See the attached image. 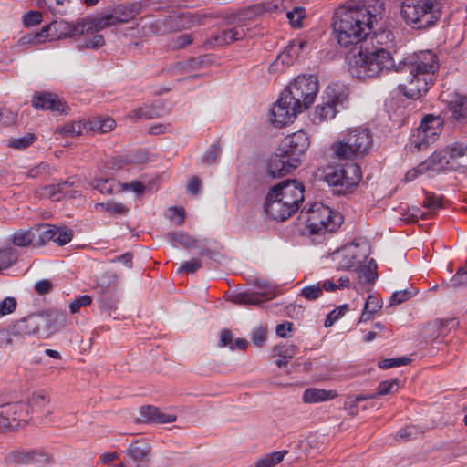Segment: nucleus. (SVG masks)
I'll return each instance as SVG.
<instances>
[{
  "mask_svg": "<svg viewBox=\"0 0 467 467\" xmlns=\"http://www.w3.org/2000/svg\"><path fill=\"white\" fill-rule=\"evenodd\" d=\"M92 298L88 295H82L76 296L75 299L69 304V310L72 314L78 313L82 306L90 305Z\"/></svg>",
  "mask_w": 467,
  "mask_h": 467,
  "instance_id": "4d7b16f0",
  "label": "nucleus"
},
{
  "mask_svg": "<svg viewBox=\"0 0 467 467\" xmlns=\"http://www.w3.org/2000/svg\"><path fill=\"white\" fill-rule=\"evenodd\" d=\"M303 112L300 104L290 99L289 96L283 90L278 100L271 109V121L275 127H284L292 123L297 114Z\"/></svg>",
  "mask_w": 467,
  "mask_h": 467,
  "instance_id": "ddd939ff",
  "label": "nucleus"
},
{
  "mask_svg": "<svg viewBox=\"0 0 467 467\" xmlns=\"http://www.w3.org/2000/svg\"><path fill=\"white\" fill-rule=\"evenodd\" d=\"M264 210L271 219L275 221L283 222L292 216L285 202L278 197L276 189H270L267 192L264 202Z\"/></svg>",
  "mask_w": 467,
  "mask_h": 467,
  "instance_id": "2eb2a0df",
  "label": "nucleus"
},
{
  "mask_svg": "<svg viewBox=\"0 0 467 467\" xmlns=\"http://www.w3.org/2000/svg\"><path fill=\"white\" fill-rule=\"evenodd\" d=\"M348 59L350 75L358 79L377 78L390 70L408 73V83L399 85V88L405 97L411 99H418L426 94L439 69L437 57L430 50L409 55L398 64L395 63L391 50L387 49L366 53L359 51Z\"/></svg>",
  "mask_w": 467,
  "mask_h": 467,
  "instance_id": "f257e3e1",
  "label": "nucleus"
},
{
  "mask_svg": "<svg viewBox=\"0 0 467 467\" xmlns=\"http://www.w3.org/2000/svg\"><path fill=\"white\" fill-rule=\"evenodd\" d=\"M49 171V165L47 162H40L39 164L32 167L28 172L27 176L30 178H36L39 175L45 174L48 172Z\"/></svg>",
  "mask_w": 467,
  "mask_h": 467,
  "instance_id": "338daca9",
  "label": "nucleus"
},
{
  "mask_svg": "<svg viewBox=\"0 0 467 467\" xmlns=\"http://www.w3.org/2000/svg\"><path fill=\"white\" fill-rule=\"evenodd\" d=\"M221 155V149L217 142L210 145L208 150L202 157V162L205 165H212L216 162Z\"/></svg>",
  "mask_w": 467,
  "mask_h": 467,
  "instance_id": "a18cd8bd",
  "label": "nucleus"
},
{
  "mask_svg": "<svg viewBox=\"0 0 467 467\" xmlns=\"http://www.w3.org/2000/svg\"><path fill=\"white\" fill-rule=\"evenodd\" d=\"M423 207L428 210V213L431 216L436 211L442 207V197L436 195L434 192H425Z\"/></svg>",
  "mask_w": 467,
  "mask_h": 467,
  "instance_id": "ea45409f",
  "label": "nucleus"
},
{
  "mask_svg": "<svg viewBox=\"0 0 467 467\" xmlns=\"http://www.w3.org/2000/svg\"><path fill=\"white\" fill-rule=\"evenodd\" d=\"M167 238L181 244L186 249H199L200 254H207L206 241L204 239H195L184 232H171L167 234Z\"/></svg>",
  "mask_w": 467,
  "mask_h": 467,
  "instance_id": "412c9836",
  "label": "nucleus"
},
{
  "mask_svg": "<svg viewBox=\"0 0 467 467\" xmlns=\"http://www.w3.org/2000/svg\"><path fill=\"white\" fill-rule=\"evenodd\" d=\"M114 17V23H126L134 17L133 8L126 5H119L113 9V14H110Z\"/></svg>",
  "mask_w": 467,
  "mask_h": 467,
  "instance_id": "e433bc0d",
  "label": "nucleus"
},
{
  "mask_svg": "<svg viewBox=\"0 0 467 467\" xmlns=\"http://www.w3.org/2000/svg\"><path fill=\"white\" fill-rule=\"evenodd\" d=\"M36 336L41 338H47L58 330L57 321L65 319L64 316L53 311L36 313Z\"/></svg>",
  "mask_w": 467,
  "mask_h": 467,
  "instance_id": "a211bd4d",
  "label": "nucleus"
},
{
  "mask_svg": "<svg viewBox=\"0 0 467 467\" xmlns=\"http://www.w3.org/2000/svg\"><path fill=\"white\" fill-rule=\"evenodd\" d=\"M286 452V451H280L266 454L257 461L256 467H273L283 461Z\"/></svg>",
  "mask_w": 467,
  "mask_h": 467,
  "instance_id": "a19ab883",
  "label": "nucleus"
},
{
  "mask_svg": "<svg viewBox=\"0 0 467 467\" xmlns=\"http://www.w3.org/2000/svg\"><path fill=\"white\" fill-rule=\"evenodd\" d=\"M284 91L290 99L300 104L301 109H307L314 102L318 92V80L315 75L298 76Z\"/></svg>",
  "mask_w": 467,
  "mask_h": 467,
  "instance_id": "9d476101",
  "label": "nucleus"
},
{
  "mask_svg": "<svg viewBox=\"0 0 467 467\" xmlns=\"http://www.w3.org/2000/svg\"><path fill=\"white\" fill-rule=\"evenodd\" d=\"M18 253L13 247L0 250V271L14 265L17 260Z\"/></svg>",
  "mask_w": 467,
  "mask_h": 467,
  "instance_id": "79ce46f5",
  "label": "nucleus"
},
{
  "mask_svg": "<svg viewBox=\"0 0 467 467\" xmlns=\"http://www.w3.org/2000/svg\"><path fill=\"white\" fill-rule=\"evenodd\" d=\"M181 16H165L162 19L155 21L152 26V31L159 35L168 34L182 29Z\"/></svg>",
  "mask_w": 467,
  "mask_h": 467,
  "instance_id": "cd10ccee",
  "label": "nucleus"
},
{
  "mask_svg": "<svg viewBox=\"0 0 467 467\" xmlns=\"http://www.w3.org/2000/svg\"><path fill=\"white\" fill-rule=\"evenodd\" d=\"M398 380L396 379L381 381L377 388V392L374 393L375 398L377 396L393 393L398 390Z\"/></svg>",
  "mask_w": 467,
  "mask_h": 467,
  "instance_id": "5fc2aeb1",
  "label": "nucleus"
},
{
  "mask_svg": "<svg viewBox=\"0 0 467 467\" xmlns=\"http://www.w3.org/2000/svg\"><path fill=\"white\" fill-rule=\"evenodd\" d=\"M370 42L375 49L390 50L394 47L395 36L389 28H373L370 33Z\"/></svg>",
  "mask_w": 467,
  "mask_h": 467,
  "instance_id": "4be33fe9",
  "label": "nucleus"
},
{
  "mask_svg": "<svg viewBox=\"0 0 467 467\" xmlns=\"http://www.w3.org/2000/svg\"><path fill=\"white\" fill-rule=\"evenodd\" d=\"M70 0H37L40 8L47 6L50 11H55L56 7H64Z\"/></svg>",
  "mask_w": 467,
  "mask_h": 467,
  "instance_id": "e2e57ef3",
  "label": "nucleus"
},
{
  "mask_svg": "<svg viewBox=\"0 0 467 467\" xmlns=\"http://www.w3.org/2000/svg\"><path fill=\"white\" fill-rule=\"evenodd\" d=\"M42 20V15L38 11H29L23 16V22L26 26H33L39 24Z\"/></svg>",
  "mask_w": 467,
  "mask_h": 467,
  "instance_id": "680f3d73",
  "label": "nucleus"
},
{
  "mask_svg": "<svg viewBox=\"0 0 467 467\" xmlns=\"http://www.w3.org/2000/svg\"><path fill=\"white\" fill-rule=\"evenodd\" d=\"M453 170H456V166L450 160L445 149L435 151L420 164V171H426L433 174Z\"/></svg>",
  "mask_w": 467,
  "mask_h": 467,
  "instance_id": "dca6fc26",
  "label": "nucleus"
},
{
  "mask_svg": "<svg viewBox=\"0 0 467 467\" xmlns=\"http://www.w3.org/2000/svg\"><path fill=\"white\" fill-rule=\"evenodd\" d=\"M305 8L295 7L293 10L286 13V17L293 27L301 26V21L305 17Z\"/></svg>",
  "mask_w": 467,
  "mask_h": 467,
  "instance_id": "6e6d98bb",
  "label": "nucleus"
},
{
  "mask_svg": "<svg viewBox=\"0 0 467 467\" xmlns=\"http://www.w3.org/2000/svg\"><path fill=\"white\" fill-rule=\"evenodd\" d=\"M411 359L409 357L385 358L379 362V367L382 369H389L391 368L408 365Z\"/></svg>",
  "mask_w": 467,
  "mask_h": 467,
  "instance_id": "49530a36",
  "label": "nucleus"
},
{
  "mask_svg": "<svg viewBox=\"0 0 467 467\" xmlns=\"http://www.w3.org/2000/svg\"><path fill=\"white\" fill-rule=\"evenodd\" d=\"M347 98L348 94L344 87L337 85L328 87L322 97V102L317 104L315 109L312 116L313 122L317 124L334 119L339 107L344 108Z\"/></svg>",
  "mask_w": 467,
  "mask_h": 467,
  "instance_id": "1a4fd4ad",
  "label": "nucleus"
},
{
  "mask_svg": "<svg viewBox=\"0 0 467 467\" xmlns=\"http://www.w3.org/2000/svg\"><path fill=\"white\" fill-rule=\"evenodd\" d=\"M35 232L33 228L19 230L14 233L12 242L16 246L24 247L29 244L35 246Z\"/></svg>",
  "mask_w": 467,
  "mask_h": 467,
  "instance_id": "f704fd0d",
  "label": "nucleus"
},
{
  "mask_svg": "<svg viewBox=\"0 0 467 467\" xmlns=\"http://www.w3.org/2000/svg\"><path fill=\"white\" fill-rule=\"evenodd\" d=\"M140 420L154 423H171L176 420V417L171 414L162 412L159 408L148 405L140 410Z\"/></svg>",
  "mask_w": 467,
  "mask_h": 467,
  "instance_id": "5701e85b",
  "label": "nucleus"
},
{
  "mask_svg": "<svg viewBox=\"0 0 467 467\" xmlns=\"http://www.w3.org/2000/svg\"><path fill=\"white\" fill-rule=\"evenodd\" d=\"M450 285L453 288L467 285V264L457 270L450 280Z\"/></svg>",
  "mask_w": 467,
  "mask_h": 467,
  "instance_id": "864d4df0",
  "label": "nucleus"
},
{
  "mask_svg": "<svg viewBox=\"0 0 467 467\" xmlns=\"http://www.w3.org/2000/svg\"><path fill=\"white\" fill-rule=\"evenodd\" d=\"M265 339H266L265 330L263 327H254L253 329L252 335H251V340L255 346H257V347L263 346Z\"/></svg>",
  "mask_w": 467,
  "mask_h": 467,
  "instance_id": "0e129e2a",
  "label": "nucleus"
},
{
  "mask_svg": "<svg viewBox=\"0 0 467 467\" xmlns=\"http://www.w3.org/2000/svg\"><path fill=\"white\" fill-rule=\"evenodd\" d=\"M442 120L432 115L425 116L419 127L412 131L407 147L411 150L420 151L433 143L442 129Z\"/></svg>",
  "mask_w": 467,
  "mask_h": 467,
  "instance_id": "9b49d317",
  "label": "nucleus"
},
{
  "mask_svg": "<svg viewBox=\"0 0 467 467\" xmlns=\"http://www.w3.org/2000/svg\"><path fill=\"white\" fill-rule=\"evenodd\" d=\"M105 44L104 36L102 35H95L91 37H86L82 43L78 45V49L91 48L99 49Z\"/></svg>",
  "mask_w": 467,
  "mask_h": 467,
  "instance_id": "603ef678",
  "label": "nucleus"
},
{
  "mask_svg": "<svg viewBox=\"0 0 467 467\" xmlns=\"http://www.w3.org/2000/svg\"><path fill=\"white\" fill-rule=\"evenodd\" d=\"M373 146V137L368 128L349 129L343 139L333 144L335 155L340 159H354L368 154Z\"/></svg>",
  "mask_w": 467,
  "mask_h": 467,
  "instance_id": "423d86ee",
  "label": "nucleus"
},
{
  "mask_svg": "<svg viewBox=\"0 0 467 467\" xmlns=\"http://www.w3.org/2000/svg\"><path fill=\"white\" fill-rule=\"evenodd\" d=\"M36 136L32 133H27L26 135L12 139L8 146L16 150H25L29 147L35 140Z\"/></svg>",
  "mask_w": 467,
  "mask_h": 467,
  "instance_id": "8fccbe9b",
  "label": "nucleus"
},
{
  "mask_svg": "<svg viewBox=\"0 0 467 467\" xmlns=\"http://www.w3.org/2000/svg\"><path fill=\"white\" fill-rule=\"evenodd\" d=\"M356 272L358 275V278L364 279V282L367 284H373L377 278L378 274L374 271L371 265H360L356 268Z\"/></svg>",
  "mask_w": 467,
  "mask_h": 467,
  "instance_id": "c03bdc74",
  "label": "nucleus"
},
{
  "mask_svg": "<svg viewBox=\"0 0 467 467\" xmlns=\"http://www.w3.org/2000/svg\"><path fill=\"white\" fill-rule=\"evenodd\" d=\"M417 293L418 289L413 286L404 290L396 291L390 297V305L401 304L413 297Z\"/></svg>",
  "mask_w": 467,
  "mask_h": 467,
  "instance_id": "37998d69",
  "label": "nucleus"
},
{
  "mask_svg": "<svg viewBox=\"0 0 467 467\" xmlns=\"http://www.w3.org/2000/svg\"><path fill=\"white\" fill-rule=\"evenodd\" d=\"M446 152L451 161L454 162L455 159L467 157V143L463 141H455L445 148Z\"/></svg>",
  "mask_w": 467,
  "mask_h": 467,
  "instance_id": "58836bf2",
  "label": "nucleus"
},
{
  "mask_svg": "<svg viewBox=\"0 0 467 467\" xmlns=\"http://www.w3.org/2000/svg\"><path fill=\"white\" fill-rule=\"evenodd\" d=\"M400 7L402 20L412 29L429 28L441 17L439 0H401Z\"/></svg>",
  "mask_w": 467,
  "mask_h": 467,
  "instance_id": "20e7f679",
  "label": "nucleus"
},
{
  "mask_svg": "<svg viewBox=\"0 0 467 467\" xmlns=\"http://www.w3.org/2000/svg\"><path fill=\"white\" fill-rule=\"evenodd\" d=\"M301 213L306 214V227L310 235H324L336 232L343 223V216L322 202L306 205Z\"/></svg>",
  "mask_w": 467,
  "mask_h": 467,
  "instance_id": "39448f33",
  "label": "nucleus"
},
{
  "mask_svg": "<svg viewBox=\"0 0 467 467\" xmlns=\"http://www.w3.org/2000/svg\"><path fill=\"white\" fill-rule=\"evenodd\" d=\"M49 402L48 398L42 392L33 393L27 404L20 402L5 403L0 405V431L15 430L19 426L25 408L32 411L42 410Z\"/></svg>",
  "mask_w": 467,
  "mask_h": 467,
  "instance_id": "0eeeda50",
  "label": "nucleus"
},
{
  "mask_svg": "<svg viewBox=\"0 0 467 467\" xmlns=\"http://www.w3.org/2000/svg\"><path fill=\"white\" fill-rule=\"evenodd\" d=\"M309 146V137L303 130L286 136L266 161L265 171L261 175L263 182L270 183L292 172L303 161Z\"/></svg>",
  "mask_w": 467,
  "mask_h": 467,
  "instance_id": "7ed1b4c3",
  "label": "nucleus"
},
{
  "mask_svg": "<svg viewBox=\"0 0 467 467\" xmlns=\"http://www.w3.org/2000/svg\"><path fill=\"white\" fill-rule=\"evenodd\" d=\"M145 185L139 181H132L130 182L121 184V190L131 191L137 194H142L145 192Z\"/></svg>",
  "mask_w": 467,
  "mask_h": 467,
  "instance_id": "774afa93",
  "label": "nucleus"
},
{
  "mask_svg": "<svg viewBox=\"0 0 467 467\" xmlns=\"http://www.w3.org/2000/svg\"><path fill=\"white\" fill-rule=\"evenodd\" d=\"M92 187L102 194H113L121 191V184L112 178H99L92 182Z\"/></svg>",
  "mask_w": 467,
  "mask_h": 467,
  "instance_id": "473e14b6",
  "label": "nucleus"
},
{
  "mask_svg": "<svg viewBox=\"0 0 467 467\" xmlns=\"http://www.w3.org/2000/svg\"><path fill=\"white\" fill-rule=\"evenodd\" d=\"M383 0H348L334 13L333 36L342 47L357 46L366 40L383 18Z\"/></svg>",
  "mask_w": 467,
  "mask_h": 467,
  "instance_id": "f03ea898",
  "label": "nucleus"
},
{
  "mask_svg": "<svg viewBox=\"0 0 467 467\" xmlns=\"http://www.w3.org/2000/svg\"><path fill=\"white\" fill-rule=\"evenodd\" d=\"M78 35H83V26L80 22L71 24L65 20H55L44 26L32 39L29 38L28 41L42 43L47 40L61 39Z\"/></svg>",
  "mask_w": 467,
  "mask_h": 467,
  "instance_id": "f8f14e48",
  "label": "nucleus"
},
{
  "mask_svg": "<svg viewBox=\"0 0 467 467\" xmlns=\"http://www.w3.org/2000/svg\"><path fill=\"white\" fill-rule=\"evenodd\" d=\"M451 117L460 123L467 121V98L457 96L449 103Z\"/></svg>",
  "mask_w": 467,
  "mask_h": 467,
  "instance_id": "7c9ffc66",
  "label": "nucleus"
},
{
  "mask_svg": "<svg viewBox=\"0 0 467 467\" xmlns=\"http://www.w3.org/2000/svg\"><path fill=\"white\" fill-rule=\"evenodd\" d=\"M16 308V300L7 296L0 301V317L13 313Z\"/></svg>",
  "mask_w": 467,
  "mask_h": 467,
  "instance_id": "bf43d9fd",
  "label": "nucleus"
},
{
  "mask_svg": "<svg viewBox=\"0 0 467 467\" xmlns=\"http://www.w3.org/2000/svg\"><path fill=\"white\" fill-rule=\"evenodd\" d=\"M164 104L161 100H156L152 104L144 105L129 113V118L133 121L140 119H151L160 118L166 113Z\"/></svg>",
  "mask_w": 467,
  "mask_h": 467,
  "instance_id": "aec40b11",
  "label": "nucleus"
},
{
  "mask_svg": "<svg viewBox=\"0 0 467 467\" xmlns=\"http://www.w3.org/2000/svg\"><path fill=\"white\" fill-rule=\"evenodd\" d=\"M300 296L310 301L319 298L322 296V287L320 283L304 286L301 289Z\"/></svg>",
  "mask_w": 467,
  "mask_h": 467,
  "instance_id": "09e8293b",
  "label": "nucleus"
},
{
  "mask_svg": "<svg viewBox=\"0 0 467 467\" xmlns=\"http://www.w3.org/2000/svg\"><path fill=\"white\" fill-rule=\"evenodd\" d=\"M114 17L108 14L99 17H95L87 21H80L83 26V35H92L106 27L115 25Z\"/></svg>",
  "mask_w": 467,
  "mask_h": 467,
  "instance_id": "a878e982",
  "label": "nucleus"
},
{
  "mask_svg": "<svg viewBox=\"0 0 467 467\" xmlns=\"http://www.w3.org/2000/svg\"><path fill=\"white\" fill-rule=\"evenodd\" d=\"M14 329L15 332L18 334L19 337L31 335L36 336L37 326L36 314L29 315L14 323Z\"/></svg>",
  "mask_w": 467,
  "mask_h": 467,
  "instance_id": "c85d7f7f",
  "label": "nucleus"
},
{
  "mask_svg": "<svg viewBox=\"0 0 467 467\" xmlns=\"http://www.w3.org/2000/svg\"><path fill=\"white\" fill-rule=\"evenodd\" d=\"M245 13L244 11L237 14H233L226 18V23L229 25H235V26L229 28V33L233 42L243 39L246 35L245 29Z\"/></svg>",
  "mask_w": 467,
  "mask_h": 467,
  "instance_id": "bb28decb",
  "label": "nucleus"
},
{
  "mask_svg": "<svg viewBox=\"0 0 467 467\" xmlns=\"http://www.w3.org/2000/svg\"><path fill=\"white\" fill-rule=\"evenodd\" d=\"M269 298L265 292H254L253 290H246L234 294L230 296L229 300L234 304L240 305H258L263 301Z\"/></svg>",
  "mask_w": 467,
  "mask_h": 467,
  "instance_id": "393cba45",
  "label": "nucleus"
},
{
  "mask_svg": "<svg viewBox=\"0 0 467 467\" xmlns=\"http://www.w3.org/2000/svg\"><path fill=\"white\" fill-rule=\"evenodd\" d=\"M32 105L36 109L51 110L60 114H67L68 107L57 95L50 92H36L32 98Z\"/></svg>",
  "mask_w": 467,
  "mask_h": 467,
  "instance_id": "f3484780",
  "label": "nucleus"
},
{
  "mask_svg": "<svg viewBox=\"0 0 467 467\" xmlns=\"http://www.w3.org/2000/svg\"><path fill=\"white\" fill-rule=\"evenodd\" d=\"M270 189L277 190L278 197L285 202L292 215L298 211L304 201L305 187L296 180L285 179Z\"/></svg>",
  "mask_w": 467,
  "mask_h": 467,
  "instance_id": "4468645a",
  "label": "nucleus"
},
{
  "mask_svg": "<svg viewBox=\"0 0 467 467\" xmlns=\"http://www.w3.org/2000/svg\"><path fill=\"white\" fill-rule=\"evenodd\" d=\"M358 245L345 246L341 251V260L339 262V268L349 270L351 268H357L361 264L362 259L358 257L355 251Z\"/></svg>",
  "mask_w": 467,
  "mask_h": 467,
  "instance_id": "2f4dec72",
  "label": "nucleus"
},
{
  "mask_svg": "<svg viewBox=\"0 0 467 467\" xmlns=\"http://www.w3.org/2000/svg\"><path fill=\"white\" fill-rule=\"evenodd\" d=\"M202 267V261L200 259H192L184 262L177 270L178 274L187 273L193 274Z\"/></svg>",
  "mask_w": 467,
  "mask_h": 467,
  "instance_id": "052dcab7",
  "label": "nucleus"
},
{
  "mask_svg": "<svg viewBox=\"0 0 467 467\" xmlns=\"http://www.w3.org/2000/svg\"><path fill=\"white\" fill-rule=\"evenodd\" d=\"M362 178L360 167L347 162L327 169L325 180L335 194L343 195L351 192Z\"/></svg>",
  "mask_w": 467,
  "mask_h": 467,
  "instance_id": "6e6552de",
  "label": "nucleus"
},
{
  "mask_svg": "<svg viewBox=\"0 0 467 467\" xmlns=\"http://www.w3.org/2000/svg\"><path fill=\"white\" fill-rule=\"evenodd\" d=\"M87 124L82 121L67 123L61 127L57 128V131L63 136H78L80 135L85 129Z\"/></svg>",
  "mask_w": 467,
  "mask_h": 467,
  "instance_id": "4c0bfd02",
  "label": "nucleus"
},
{
  "mask_svg": "<svg viewBox=\"0 0 467 467\" xmlns=\"http://www.w3.org/2000/svg\"><path fill=\"white\" fill-rule=\"evenodd\" d=\"M102 120L103 117L101 116L89 119L88 122H85L87 124L85 130H92L98 133H103Z\"/></svg>",
  "mask_w": 467,
  "mask_h": 467,
  "instance_id": "69168bd1",
  "label": "nucleus"
},
{
  "mask_svg": "<svg viewBox=\"0 0 467 467\" xmlns=\"http://www.w3.org/2000/svg\"><path fill=\"white\" fill-rule=\"evenodd\" d=\"M11 462L23 464H36L37 466H44L50 462V456L42 451H16L9 455Z\"/></svg>",
  "mask_w": 467,
  "mask_h": 467,
  "instance_id": "6ab92c4d",
  "label": "nucleus"
},
{
  "mask_svg": "<svg viewBox=\"0 0 467 467\" xmlns=\"http://www.w3.org/2000/svg\"><path fill=\"white\" fill-rule=\"evenodd\" d=\"M231 43H233V40L231 39L229 30L225 29L208 39L206 45L213 47L215 46H226Z\"/></svg>",
  "mask_w": 467,
  "mask_h": 467,
  "instance_id": "de8ad7c7",
  "label": "nucleus"
},
{
  "mask_svg": "<svg viewBox=\"0 0 467 467\" xmlns=\"http://www.w3.org/2000/svg\"><path fill=\"white\" fill-rule=\"evenodd\" d=\"M336 396L335 390L309 388L304 391L302 399L306 403H317L333 400Z\"/></svg>",
  "mask_w": 467,
  "mask_h": 467,
  "instance_id": "c756f323",
  "label": "nucleus"
},
{
  "mask_svg": "<svg viewBox=\"0 0 467 467\" xmlns=\"http://www.w3.org/2000/svg\"><path fill=\"white\" fill-rule=\"evenodd\" d=\"M274 352L276 356L284 358L285 359H290L296 354L297 348L294 345H281L276 346Z\"/></svg>",
  "mask_w": 467,
  "mask_h": 467,
  "instance_id": "13d9d810",
  "label": "nucleus"
},
{
  "mask_svg": "<svg viewBox=\"0 0 467 467\" xmlns=\"http://www.w3.org/2000/svg\"><path fill=\"white\" fill-rule=\"evenodd\" d=\"M19 338L18 334L15 332L14 324L7 328L0 330V348H6L14 343L15 338Z\"/></svg>",
  "mask_w": 467,
  "mask_h": 467,
  "instance_id": "3c124183",
  "label": "nucleus"
},
{
  "mask_svg": "<svg viewBox=\"0 0 467 467\" xmlns=\"http://www.w3.org/2000/svg\"><path fill=\"white\" fill-rule=\"evenodd\" d=\"M54 237L52 242L59 246L68 244L73 238V231L67 226H56L53 228Z\"/></svg>",
  "mask_w": 467,
  "mask_h": 467,
  "instance_id": "c9c22d12",
  "label": "nucleus"
},
{
  "mask_svg": "<svg viewBox=\"0 0 467 467\" xmlns=\"http://www.w3.org/2000/svg\"><path fill=\"white\" fill-rule=\"evenodd\" d=\"M151 447L144 440H137L131 442L126 450L127 455L135 462H145L149 461Z\"/></svg>",
  "mask_w": 467,
  "mask_h": 467,
  "instance_id": "b1692460",
  "label": "nucleus"
},
{
  "mask_svg": "<svg viewBox=\"0 0 467 467\" xmlns=\"http://www.w3.org/2000/svg\"><path fill=\"white\" fill-rule=\"evenodd\" d=\"M53 224H42L33 228L35 234V246H42L54 237Z\"/></svg>",
  "mask_w": 467,
  "mask_h": 467,
  "instance_id": "72a5a7b5",
  "label": "nucleus"
}]
</instances>
